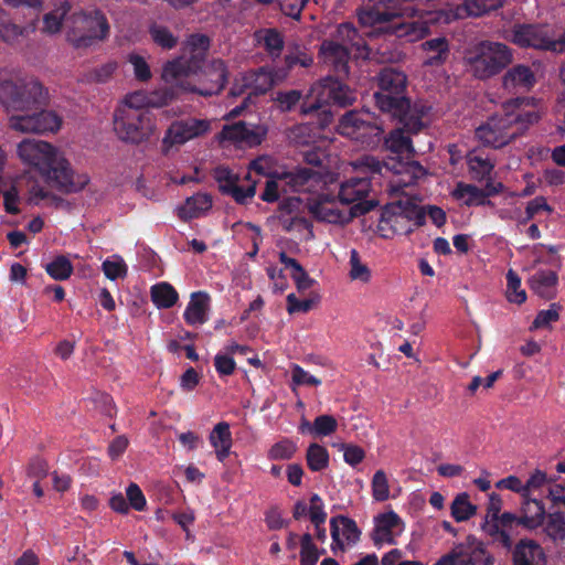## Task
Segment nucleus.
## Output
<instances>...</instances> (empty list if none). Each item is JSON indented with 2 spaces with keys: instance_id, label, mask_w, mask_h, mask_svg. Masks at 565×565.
I'll return each mask as SVG.
<instances>
[{
  "instance_id": "1",
  "label": "nucleus",
  "mask_w": 565,
  "mask_h": 565,
  "mask_svg": "<svg viewBox=\"0 0 565 565\" xmlns=\"http://www.w3.org/2000/svg\"><path fill=\"white\" fill-rule=\"evenodd\" d=\"M15 156L24 167L58 191L77 192L89 181L87 174H75L64 153L45 140L24 138L17 143Z\"/></svg>"
},
{
  "instance_id": "2",
  "label": "nucleus",
  "mask_w": 565,
  "mask_h": 565,
  "mask_svg": "<svg viewBox=\"0 0 565 565\" xmlns=\"http://www.w3.org/2000/svg\"><path fill=\"white\" fill-rule=\"evenodd\" d=\"M379 86L381 90L374 94L377 107L398 118L408 130L419 131L424 126L425 108H412L409 99L404 97L406 75L394 68H384L379 75Z\"/></svg>"
},
{
  "instance_id": "3",
  "label": "nucleus",
  "mask_w": 565,
  "mask_h": 565,
  "mask_svg": "<svg viewBox=\"0 0 565 565\" xmlns=\"http://www.w3.org/2000/svg\"><path fill=\"white\" fill-rule=\"evenodd\" d=\"M47 92L33 77L0 70V103L13 114H30L46 104Z\"/></svg>"
},
{
  "instance_id": "4",
  "label": "nucleus",
  "mask_w": 565,
  "mask_h": 565,
  "mask_svg": "<svg viewBox=\"0 0 565 565\" xmlns=\"http://www.w3.org/2000/svg\"><path fill=\"white\" fill-rule=\"evenodd\" d=\"M537 120L539 115L535 111L519 114L507 111L504 116H493L484 125L478 127L476 137L486 146L502 148Z\"/></svg>"
},
{
  "instance_id": "5",
  "label": "nucleus",
  "mask_w": 565,
  "mask_h": 565,
  "mask_svg": "<svg viewBox=\"0 0 565 565\" xmlns=\"http://www.w3.org/2000/svg\"><path fill=\"white\" fill-rule=\"evenodd\" d=\"M513 61L512 50L500 42L482 41L465 55L467 71L478 79H489Z\"/></svg>"
},
{
  "instance_id": "6",
  "label": "nucleus",
  "mask_w": 565,
  "mask_h": 565,
  "mask_svg": "<svg viewBox=\"0 0 565 565\" xmlns=\"http://www.w3.org/2000/svg\"><path fill=\"white\" fill-rule=\"evenodd\" d=\"M67 41L76 49H87L109 35L105 14L97 9H79L66 20Z\"/></svg>"
},
{
  "instance_id": "7",
  "label": "nucleus",
  "mask_w": 565,
  "mask_h": 565,
  "mask_svg": "<svg viewBox=\"0 0 565 565\" xmlns=\"http://www.w3.org/2000/svg\"><path fill=\"white\" fill-rule=\"evenodd\" d=\"M505 39L522 49L565 52V35H557L554 28L542 23H516Z\"/></svg>"
},
{
  "instance_id": "8",
  "label": "nucleus",
  "mask_w": 565,
  "mask_h": 565,
  "mask_svg": "<svg viewBox=\"0 0 565 565\" xmlns=\"http://www.w3.org/2000/svg\"><path fill=\"white\" fill-rule=\"evenodd\" d=\"M113 121L116 136L126 143L140 145L157 132L156 120L150 113L117 108Z\"/></svg>"
},
{
  "instance_id": "9",
  "label": "nucleus",
  "mask_w": 565,
  "mask_h": 565,
  "mask_svg": "<svg viewBox=\"0 0 565 565\" xmlns=\"http://www.w3.org/2000/svg\"><path fill=\"white\" fill-rule=\"evenodd\" d=\"M306 206L317 221L335 225H345L366 211L361 204L349 206L340 196L334 198L323 192L310 196Z\"/></svg>"
},
{
  "instance_id": "10",
  "label": "nucleus",
  "mask_w": 565,
  "mask_h": 565,
  "mask_svg": "<svg viewBox=\"0 0 565 565\" xmlns=\"http://www.w3.org/2000/svg\"><path fill=\"white\" fill-rule=\"evenodd\" d=\"M355 169L370 171L372 173H382L383 169L393 171L397 178L391 183V191L399 193L402 190L425 174L424 168L416 161H398L392 166L388 162H381L372 156H364L353 162Z\"/></svg>"
},
{
  "instance_id": "11",
  "label": "nucleus",
  "mask_w": 565,
  "mask_h": 565,
  "mask_svg": "<svg viewBox=\"0 0 565 565\" xmlns=\"http://www.w3.org/2000/svg\"><path fill=\"white\" fill-rule=\"evenodd\" d=\"M287 77V71H277L271 73L265 68H259L258 71H253L246 74H243L239 79H236L231 94L236 96L244 93L245 89H248V97L244 98L239 106L233 108L230 113V117L238 116L242 110L246 106L247 99L252 95L264 94L269 90L274 84L284 81Z\"/></svg>"
},
{
  "instance_id": "12",
  "label": "nucleus",
  "mask_w": 565,
  "mask_h": 565,
  "mask_svg": "<svg viewBox=\"0 0 565 565\" xmlns=\"http://www.w3.org/2000/svg\"><path fill=\"white\" fill-rule=\"evenodd\" d=\"M62 126V117L53 110H33L30 114H12L9 127L21 134L55 132Z\"/></svg>"
},
{
  "instance_id": "13",
  "label": "nucleus",
  "mask_w": 565,
  "mask_h": 565,
  "mask_svg": "<svg viewBox=\"0 0 565 565\" xmlns=\"http://www.w3.org/2000/svg\"><path fill=\"white\" fill-rule=\"evenodd\" d=\"M210 130L211 121L207 119L190 117L173 121L162 139V151L168 153L171 148L205 136Z\"/></svg>"
},
{
  "instance_id": "14",
  "label": "nucleus",
  "mask_w": 565,
  "mask_h": 565,
  "mask_svg": "<svg viewBox=\"0 0 565 565\" xmlns=\"http://www.w3.org/2000/svg\"><path fill=\"white\" fill-rule=\"evenodd\" d=\"M310 94L316 95V99L309 106L302 107L305 114L317 110L329 102H333L343 107L349 106L352 105L356 98L354 92L350 89L349 86L332 78H326L315 85Z\"/></svg>"
},
{
  "instance_id": "15",
  "label": "nucleus",
  "mask_w": 565,
  "mask_h": 565,
  "mask_svg": "<svg viewBox=\"0 0 565 565\" xmlns=\"http://www.w3.org/2000/svg\"><path fill=\"white\" fill-rule=\"evenodd\" d=\"M356 14L362 26L382 30L381 25L402 15V7L398 0H365Z\"/></svg>"
},
{
  "instance_id": "16",
  "label": "nucleus",
  "mask_w": 565,
  "mask_h": 565,
  "mask_svg": "<svg viewBox=\"0 0 565 565\" xmlns=\"http://www.w3.org/2000/svg\"><path fill=\"white\" fill-rule=\"evenodd\" d=\"M339 132L348 138L360 141L363 145H371L379 139L383 128L369 120V114L350 111L345 114L338 126Z\"/></svg>"
},
{
  "instance_id": "17",
  "label": "nucleus",
  "mask_w": 565,
  "mask_h": 565,
  "mask_svg": "<svg viewBox=\"0 0 565 565\" xmlns=\"http://www.w3.org/2000/svg\"><path fill=\"white\" fill-rule=\"evenodd\" d=\"M200 68L196 61L182 55L178 58L167 62L161 72V78L164 83L171 85L179 92H196V87L190 85L188 78L195 74Z\"/></svg>"
},
{
  "instance_id": "18",
  "label": "nucleus",
  "mask_w": 565,
  "mask_h": 565,
  "mask_svg": "<svg viewBox=\"0 0 565 565\" xmlns=\"http://www.w3.org/2000/svg\"><path fill=\"white\" fill-rule=\"evenodd\" d=\"M416 214L414 209L404 210L401 202L392 204L382 212L377 230L383 237L407 234L413 228V216Z\"/></svg>"
},
{
  "instance_id": "19",
  "label": "nucleus",
  "mask_w": 565,
  "mask_h": 565,
  "mask_svg": "<svg viewBox=\"0 0 565 565\" xmlns=\"http://www.w3.org/2000/svg\"><path fill=\"white\" fill-rule=\"evenodd\" d=\"M460 565H494L493 555L487 550L483 542L468 535L463 542L451 548Z\"/></svg>"
},
{
  "instance_id": "20",
  "label": "nucleus",
  "mask_w": 565,
  "mask_h": 565,
  "mask_svg": "<svg viewBox=\"0 0 565 565\" xmlns=\"http://www.w3.org/2000/svg\"><path fill=\"white\" fill-rule=\"evenodd\" d=\"M501 83L503 90L508 94H525L536 84V75L531 66L516 64L504 73Z\"/></svg>"
},
{
  "instance_id": "21",
  "label": "nucleus",
  "mask_w": 565,
  "mask_h": 565,
  "mask_svg": "<svg viewBox=\"0 0 565 565\" xmlns=\"http://www.w3.org/2000/svg\"><path fill=\"white\" fill-rule=\"evenodd\" d=\"M282 174L286 185L296 192H308L315 195L326 185L321 174L311 168H297Z\"/></svg>"
},
{
  "instance_id": "22",
  "label": "nucleus",
  "mask_w": 565,
  "mask_h": 565,
  "mask_svg": "<svg viewBox=\"0 0 565 565\" xmlns=\"http://www.w3.org/2000/svg\"><path fill=\"white\" fill-rule=\"evenodd\" d=\"M518 525H520L518 516L513 513L504 512L501 516L482 522L481 529L494 542H500L504 547L511 548L513 530Z\"/></svg>"
},
{
  "instance_id": "23",
  "label": "nucleus",
  "mask_w": 565,
  "mask_h": 565,
  "mask_svg": "<svg viewBox=\"0 0 565 565\" xmlns=\"http://www.w3.org/2000/svg\"><path fill=\"white\" fill-rule=\"evenodd\" d=\"M404 522L394 511L377 515L373 532L374 544H395L397 536L404 532Z\"/></svg>"
},
{
  "instance_id": "24",
  "label": "nucleus",
  "mask_w": 565,
  "mask_h": 565,
  "mask_svg": "<svg viewBox=\"0 0 565 565\" xmlns=\"http://www.w3.org/2000/svg\"><path fill=\"white\" fill-rule=\"evenodd\" d=\"M332 552L344 551L354 545L360 539V531L355 522L345 516H335L330 520Z\"/></svg>"
},
{
  "instance_id": "25",
  "label": "nucleus",
  "mask_w": 565,
  "mask_h": 565,
  "mask_svg": "<svg viewBox=\"0 0 565 565\" xmlns=\"http://www.w3.org/2000/svg\"><path fill=\"white\" fill-rule=\"evenodd\" d=\"M227 81V68L222 60H213L205 65L202 75V83H210L209 88H196V93L203 96H211L220 93Z\"/></svg>"
},
{
  "instance_id": "26",
  "label": "nucleus",
  "mask_w": 565,
  "mask_h": 565,
  "mask_svg": "<svg viewBox=\"0 0 565 565\" xmlns=\"http://www.w3.org/2000/svg\"><path fill=\"white\" fill-rule=\"evenodd\" d=\"M320 55L323 63L332 67L334 72L348 74L349 51L347 46L334 40H327L320 46Z\"/></svg>"
},
{
  "instance_id": "27",
  "label": "nucleus",
  "mask_w": 565,
  "mask_h": 565,
  "mask_svg": "<svg viewBox=\"0 0 565 565\" xmlns=\"http://www.w3.org/2000/svg\"><path fill=\"white\" fill-rule=\"evenodd\" d=\"M263 131L255 129L243 121L224 126L220 134L222 141H232L235 143H245L248 146L258 145L262 141Z\"/></svg>"
},
{
  "instance_id": "28",
  "label": "nucleus",
  "mask_w": 565,
  "mask_h": 565,
  "mask_svg": "<svg viewBox=\"0 0 565 565\" xmlns=\"http://www.w3.org/2000/svg\"><path fill=\"white\" fill-rule=\"evenodd\" d=\"M513 565H546L543 548L532 540H521L512 551Z\"/></svg>"
},
{
  "instance_id": "29",
  "label": "nucleus",
  "mask_w": 565,
  "mask_h": 565,
  "mask_svg": "<svg viewBox=\"0 0 565 565\" xmlns=\"http://www.w3.org/2000/svg\"><path fill=\"white\" fill-rule=\"evenodd\" d=\"M209 309V295L202 291L193 292L183 313L185 322L190 326L203 324L207 320Z\"/></svg>"
},
{
  "instance_id": "30",
  "label": "nucleus",
  "mask_w": 565,
  "mask_h": 565,
  "mask_svg": "<svg viewBox=\"0 0 565 565\" xmlns=\"http://www.w3.org/2000/svg\"><path fill=\"white\" fill-rule=\"evenodd\" d=\"M370 180L366 177H353L342 182L339 195L349 206L363 200L370 192Z\"/></svg>"
},
{
  "instance_id": "31",
  "label": "nucleus",
  "mask_w": 565,
  "mask_h": 565,
  "mask_svg": "<svg viewBox=\"0 0 565 565\" xmlns=\"http://www.w3.org/2000/svg\"><path fill=\"white\" fill-rule=\"evenodd\" d=\"M212 206L211 196L205 193H196L185 200L178 207V215L182 220L196 218L204 215Z\"/></svg>"
},
{
  "instance_id": "32",
  "label": "nucleus",
  "mask_w": 565,
  "mask_h": 565,
  "mask_svg": "<svg viewBox=\"0 0 565 565\" xmlns=\"http://www.w3.org/2000/svg\"><path fill=\"white\" fill-rule=\"evenodd\" d=\"M521 516H518L520 525L526 529H536L543 523L545 509L541 501L536 499L523 498Z\"/></svg>"
},
{
  "instance_id": "33",
  "label": "nucleus",
  "mask_w": 565,
  "mask_h": 565,
  "mask_svg": "<svg viewBox=\"0 0 565 565\" xmlns=\"http://www.w3.org/2000/svg\"><path fill=\"white\" fill-rule=\"evenodd\" d=\"M531 289L542 298L554 297L557 285V275L553 270H540L529 280Z\"/></svg>"
},
{
  "instance_id": "34",
  "label": "nucleus",
  "mask_w": 565,
  "mask_h": 565,
  "mask_svg": "<svg viewBox=\"0 0 565 565\" xmlns=\"http://www.w3.org/2000/svg\"><path fill=\"white\" fill-rule=\"evenodd\" d=\"M210 443L215 449L217 459L223 461L230 455L232 447L230 425L225 422L216 424L210 434Z\"/></svg>"
},
{
  "instance_id": "35",
  "label": "nucleus",
  "mask_w": 565,
  "mask_h": 565,
  "mask_svg": "<svg viewBox=\"0 0 565 565\" xmlns=\"http://www.w3.org/2000/svg\"><path fill=\"white\" fill-rule=\"evenodd\" d=\"M349 49H355L361 56H367L369 51L364 40L359 35L356 29L351 23H342L338 26L335 40Z\"/></svg>"
},
{
  "instance_id": "36",
  "label": "nucleus",
  "mask_w": 565,
  "mask_h": 565,
  "mask_svg": "<svg viewBox=\"0 0 565 565\" xmlns=\"http://www.w3.org/2000/svg\"><path fill=\"white\" fill-rule=\"evenodd\" d=\"M34 30L35 23H32L30 26H21L9 19H6V15L0 18V41L9 45L19 44L29 35L30 32H33Z\"/></svg>"
},
{
  "instance_id": "37",
  "label": "nucleus",
  "mask_w": 565,
  "mask_h": 565,
  "mask_svg": "<svg viewBox=\"0 0 565 565\" xmlns=\"http://www.w3.org/2000/svg\"><path fill=\"white\" fill-rule=\"evenodd\" d=\"M404 130L412 132L405 126L403 129H395L385 139V146L391 152L408 158L414 154V148L409 137L405 135ZM413 132L415 134L416 131Z\"/></svg>"
},
{
  "instance_id": "38",
  "label": "nucleus",
  "mask_w": 565,
  "mask_h": 565,
  "mask_svg": "<svg viewBox=\"0 0 565 565\" xmlns=\"http://www.w3.org/2000/svg\"><path fill=\"white\" fill-rule=\"evenodd\" d=\"M429 32V24L426 20L404 22L394 28V33L408 42H416L425 38Z\"/></svg>"
},
{
  "instance_id": "39",
  "label": "nucleus",
  "mask_w": 565,
  "mask_h": 565,
  "mask_svg": "<svg viewBox=\"0 0 565 565\" xmlns=\"http://www.w3.org/2000/svg\"><path fill=\"white\" fill-rule=\"evenodd\" d=\"M423 50L430 55L425 61L427 65L443 64L449 54V43L446 38H435L422 44Z\"/></svg>"
},
{
  "instance_id": "40",
  "label": "nucleus",
  "mask_w": 565,
  "mask_h": 565,
  "mask_svg": "<svg viewBox=\"0 0 565 565\" xmlns=\"http://www.w3.org/2000/svg\"><path fill=\"white\" fill-rule=\"evenodd\" d=\"M177 290L168 282H160L151 287V300L158 308H170L178 301Z\"/></svg>"
},
{
  "instance_id": "41",
  "label": "nucleus",
  "mask_w": 565,
  "mask_h": 565,
  "mask_svg": "<svg viewBox=\"0 0 565 565\" xmlns=\"http://www.w3.org/2000/svg\"><path fill=\"white\" fill-rule=\"evenodd\" d=\"M70 9V3L63 2L51 12L44 14L42 32L46 34H55L60 32L62 29L63 20Z\"/></svg>"
},
{
  "instance_id": "42",
  "label": "nucleus",
  "mask_w": 565,
  "mask_h": 565,
  "mask_svg": "<svg viewBox=\"0 0 565 565\" xmlns=\"http://www.w3.org/2000/svg\"><path fill=\"white\" fill-rule=\"evenodd\" d=\"M450 512L457 522H463L477 513V507L470 502L467 493H460L451 502Z\"/></svg>"
},
{
  "instance_id": "43",
  "label": "nucleus",
  "mask_w": 565,
  "mask_h": 565,
  "mask_svg": "<svg viewBox=\"0 0 565 565\" xmlns=\"http://www.w3.org/2000/svg\"><path fill=\"white\" fill-rule=\"evenodd\" d=\"M467 162L473 179L479 181L488 178L494 168V164L488 158H483L475 152L468 154Z\"/></svg>"
},
{
  "instance_id": "44",
  "label": "nucleus",
  "mask_w": 565,
  "mask_h": 565,
  "mask_svg": "<svg viewBox=\"0 0 565 565\" xmlns=\"http://www.w3.org/2000/svg\"><path fill=\"white\" fill-rule=\"evenodd\" d=\"M307 465L312 471H321L329 465L328 450L319 444H310L306 454Z\"/></svg>"
},
{
  "instance_id": "45",
  "label": "nucleus",
  "mask_w": 565,
  "mask_h": 565,
  "mask_svg": "<svg viewBox=\"0 0 565 565\" xmlns=\"http://www.w3.org/2000/svg\"><path fill=\"white\" fill-rule=\"evenodd\" d=\"M454 195L457 199L463 200L468 205L490 203V201L486 200L484 192L471 184L458 183Z\"/></svg>"
},
{
  "instance_id": "46",
  "label": "nucleus",
  "mask_w": 565,
  "mask_h": 565,
  "mask_svg": "<svg viewBox=\"0 0 565 565\" xmlns=\"http://www.w3.org/2000/svg\"><path fill=\"white\" fill-rule=\"evenodd\" d=\"M45 269L53 279L65 280L72 275L73 265L67 257L61 255L46 264Z\"/></svg>"
},
{
  "instance_id": "47",
  "label": "nucleus",
  "mask_w": 565,
  "mask_h": 565,
  "mask_svg": "<svg viewBox=\"0 0 565 565\" xmlns=\"http://www.w3.org/2000/svg\"><path fill=\"white\" fill-rule=\"evenodd\" d=\"M259 41L271 56H279L284 47L281 34L275 29L263 30L258 34Z\"/></svg>"
},
{
  "instance_id": "48",
  "label": "nucleus",
  "mask_w": 565,
  "mask_h": 565,
  "mask_svg": "<svg viewBox=\"0 0 565 565\" xmlns=\"http://www.w3.org/2000/svg\"><path fill=\"white\" fill-rule=\"evenodd\" d=\"M349 265V277L352 280L361 281L364 284L370 281L371 270L365 264L361 262L359 253L355 249H351L350 252Z\"/></svg>"
},
{
  "instance_id": "49",
  "label": "nucleus",
  "mask_w": 565,
  "mask_h": 565,
  "mask_svg": "<svg viewBox=\"0 0 565 565\" xmlns=\"http://www.w3.org/2000/svg\"><path fill=\"white\" fill-rule=\"evenodd\" d=\"M102 269L105 276L110 280L124 278L127 276L128 271V267L125 260L118 255H114L110 258L104 260L102 264Z\"/></svg>"
},
{
  "instance_id": "50",
  "label": "nucleus",
  "mask_w": 565,
  "mask_h": 565,
  "mask_svg": "<svg viewBox=\"0 0 565 565\" xmlns=\"http://www.w3.org/2000/svg\"><path fill=\"white\" fill-rule=\"evenodd\" d=\"M288 138L298 146H307L316 142V127L302 124L290 129Z\"/></svg>"
},
{
  "instance_id": "51",
  "label": "nucleus",
  "mask_w": 565,
  "mask_h": 565,
  "mask_svg": "<svg viewBox=\"0 0 565 565\" xmlns=\"http://www.w3.org/2000/svg\"><path fill=\"white\" fill-rule=\"evenodd\" d=\"M320 552L313 544L312 536L306 533L300 539V565H316Z\"/></svg>"
},
{
  "instance_id": "52",
  "label": "nucleus",
  "mask_w": 565,
  "mask_h": 565,
  "mask_svg": "<svg viewBox=\"0 0 565 565\" xmlns=\"http://www.w3.org/2000/svg\"><path fill=\"white\" fill-rule=\"evenodd\" d=\"M286 186L284 174H275L267 180L265 191L260 198L265 202H275L280 199L281 192H286Z\"/></svg>"
},
{
  "instance_id": "53",
  "label": "nucleus",
  "mask_w": 565,
  "mask_h": 565,
  "mask_svg": "<svg viewBox=\"0 0 565 565\" xmlns=\"http://www.w3.org/2000/svg\"><path fill=\"white\" fill-rule=\"evenodd\" d=\"M507 298L510 302L523 303L526 299L524 289H521V279L515 271L510 269L507 274Z\"/></svg>"
},
{
  "instance_id": "54",
  "label": "nucleus",
  "mask_w": 565,
  "mask_h": 565,
  "mask_svg": "<svg viewBox=\"0 0 565 565\" xmlns=\"http://www.w3.org/2000/svg\"><path fill=\"white\" fill-rule=\"evenodd\" d=\"M209 46L210 40L207 36L203 34H193L188 39L184 50L189 51L191 53L190 58L196 61L200 65V61Z\"/></svg>"
},
{
  "instance_id": "55",
  "label": "nucleus",
  "mask_w": 565,
  "mask_h": 565,
  "mask_svg": "<svg viewBox=\"0 0 565 565\" xmlns=\"http://www.w3.org/2000/svg\"><path fill=\"white\" fill-rule=\"evenodd\" d=\"M150 35L152 41L166 50H171L178 43V38L174 36L171 31L159 24H153L150 28Z\"/></svg>"
},
{
  "instance_id": "56",
  "label": "nucleus",
  "mask_w": 565,
  "mask_h": 565,
  "mask_svg": "<svg viewBox=\"0 0 565 565\" xmlns=\"http://www.w3.org/2000/svg\"><path fill=\"white\" fill-rule=\"evenodd\" d=\"M150 107L147 92L137 90L126 95L122 103L117 108H129L137 113H148L145 108Z\"/></svg>"
},
{
  "instance_id": "57",
  "label": "nucleus",
  "mask_w": 565,
  "mask_h": 565,
  "mask_svg": "<svg viewBox=\"0 0 565 565\" xmlns=\"http://www.w3.org/2000/svg\"><path fill=\"white\" fill-rule=\"evenodd\" d=\"M128 62L132 66V72L137 81L146 83L151 79L152 72L149 63L143 56L137 53H131L128 55Z\"/></svg>"
},
{
  "instance_id": "58",
  "label": "nucleus",
  "mask_w": 565,
  "mask_h": 565,
  "mask_svg": "<svg viewBox=\"0 0 565 565\" xmlns=\"http://www.w3.org/2000/svg\"><path fill=\"white\" fill-rule=\"evenodd\" d=\"M338 428L337 419L331 415H320L313 420V437L321 438L332 435Z\"/></svg>"
},
{
  "instance_id": "59",
  "label": "nucleus",
  "mask_w": 565,
  "mask_h": 565,
  "mask_svg": "<svg viewBox=\"0 0 565 565\" xmlns=\"http://www.w3.org/2000/svg\"><path fill=\"white\" fill-rule=\"evenodd\" d=\"M372 494L376 501H385L390 497L388 479L384 470H377L372 478Z\"/></svg>"
},
{
  "instance_id": "60",
  "label": "nucleus",
  "mask_w": 565,
  "mask_h": 565,
  "mask_svg": "<svg viewBox=\"0 0 565 565\" xmlns=\"http://www.w3.org/2000/svg\"><path fill=\"white\" fill-rule=\"evenodd\" d=\"M297 450V446L289 439H282L268 451V458L271 460H287L290 459Z\"/></svg>"
},
{
  "instance_id": "61",
  "label": "nucleus",
  "mask_w": 565,
  "mask_h": 565,
  "mask_svg": "<svg viewBox=\"0 0 565 565\" xmlns=\"http://www.w3.org/2000/svg\"><path fill=\"white\" fill-rule=\"evenodd\" d=\"M319 300L320 297L317 294L305 300H299L295 294H289L287 296V311L289 313L308 312Z\"/></svg>"
},
{
  "instance_id": "62",
  "label": "nucleus",
  "mask_w": 565,
  "mask_h": 565,
  "mask_svg": "<svg viewBox=\"0 0 565 565\" xmlns=\"http://www.w3.org/2000/svg\"><path fill=\"white\" fill-rule=\"evenodd\" d=\"M256 193V182H249L247 185H243L238 182H236L230 190L226 192V194H230L233 196V199L239 203L245 204L248 200L254 198Z\"/></svg>"
},
{
  "instance_id": "63",
  "label": "nucleus",
  "mask_w": 565,
  "mask_h": 565,
  "mask_svg": "<svg viewBox=\"0 0 565 565\" xmlns=\"http://www.w3.org/2000/svg\"><path fill=\"white\" fill-rule=\"evenodd\" d=\"M175 88L166 87L148 93L149 105L152 108H160L171 103L177 97Z\"/></svg>"
},
{
  "instance_id": "64",
  "label": "nucleus",
  "mask_w": 565,
  "mask_h": 565,
  "mask_svg": "<svg viewBox=\"0 0 565 565\" xmlns=\"http://www.w3.org/2000/svg\"><path fill=\"white\" fill-rule=\"evenodd\" d=\"M546 532L553 539L562 537L565 534V515L555 511L548 515Z\"/></svg>"
}]
</instances>
